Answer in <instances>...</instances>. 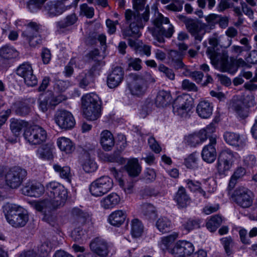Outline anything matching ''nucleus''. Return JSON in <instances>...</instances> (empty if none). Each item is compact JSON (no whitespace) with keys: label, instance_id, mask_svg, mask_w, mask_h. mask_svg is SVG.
Segmentation results:
<instances>
[{"label":"nucleus","instance_id":"nucleus-1","mask_svg":"<svg viewBox=\"0 0 257 257\" xmlns=\"http://www.w3.org/2000/svg\"><path fill=\"white\" fill-rule=\"evenodd\" d=\"M147 0H133L135 11L126 10L124 13L125 23L128 27L121 29L123 39L141 36L140 30L143 29L150 19V8L145 6Z\"/></svg>","mask_w":257,"mask_h":257},{"label":"nucleus","instance_id":"nucleus-2","mask_svg":"<svg viewBox=\"0 0 257 257\" xmlns=\"http://www.w3.org/2000/svg\"><path fill=\"white\" fill-rule=\"evenodd\" d=\"M46 192L48 198L36 202L34 204L35 209L43 212V218L46 220L47 212L63 206L67 198V189L57 182L51 181L46 185Z\"/></svg>","mask_w":257,"mask_h":257},{"label":"nucleus","instance_id":"nucleus-3","mask_svg":"<svg viewBox=\"0 0 257 257\" xmlns=\"http://www.w3.org/2000/svg\"><path fill=\"white\" fill-rule=\"evenodd\" d=\"M207 53L212 64L222 72L233 74L237 71L238 67L247 66V64L241 58L235 59L231 57L230 61H228V56L226 52L217 53L213 48H209Z\"/></svg>","mask_w":257,"mask_h":257},{"label":"nucleus","instance_id":"nucleus-4","mask_svg":"<svg viewBox=\"0 0 257 257\" xmlns=\"http://www.w3.org/2000/svg\"><path fill=\"white\" fill-rule=\"evenodd\" d=\"M152 23L154 27L148 28V30L158 42L164 43L165 40L163 37L170 38L172 36L174 32V27L170 24L168 18L159 14Z\"/></svg>","mask_w":257,"mask_h":257},{"label":"nucleus","instance_id":"nucleus-5","mask_svg":"<svg viewBox=\"0 0 257 257\" xmlns=\"http://www.w3.org/2000/svg\"><path fill=\"white\" fill-rule=\"evenodd\" d=\"M101 100L94 93L87 94L82 97V107L84 117L88 120L94 121L101 115Z\"/></svg>","mask_w":257,"mask_h":257},{"label":"nucleus","instance_id":"nucleus-6","mask_svg":"<svg viewBox=\"0 0 257 257\" xmlns=\"http://www.w3.org/2000/svg\"><path fill=\"white\" fill-rule=\"evenodd\" d=\"M254 104V97L250 92H245L239 97H234L230 102L229 108L240 118L248 117L249 107Z\"/></svg>","mask_w":257,"mask_h":257},{"label":"nucleus","instance_id":"nucleus-7","mask_svg":"<svg viewBox=\"0 0 257 257\" xmlns=\"http://www.w3.org/2000/svg\"><path fill=\"white\" fill-rule=\"evenodd\" d=\"M113 185L112 180L108 176H104L91 183L89 191L94 196H102L109 192L112 188Z\"/></svg>","mask_w":257,"mask_h":257},{"label":"nucleus","instance_id":"nucleus-8","mask_svg":"<svg viewBox=\"0 0 257 257\" xmlns=\"http://www.w3.org/2000/svg\"><path fill=\"white\" fill-rule=\"evenodd\" d=\"M47 133L41 126L37 125L26 128L24 133L25 139L30 144L40 145L47 139Z\"/></svg>","mask_w":257,"mask_h":257},{"label":"nucleus","instance_id":"nucleus-9","mask_svg":"<svg viewBox=\"0 0 257 257\" xmlns=\"http://www.w3.org/2000/svg\"><path fill=\"white\" fill-rule=\"evenodd\" d=\"M27 175V171L19 167L11 168L5 175L6 184L10 188L16 189L19 187Z\"/></svg>","mask_w":257,"mask_h":257},{"label":"nucleus","instance_id":"nucleus-10","mask_svg":"<svg viewBox=\"0 0 257 257\" xmlns=\"http://www.w3.org/2000/svg\"><path fill=\"white\" fill-rule=\"evenodd\" d=\"M66 99L64 95L55 96L51 91H47L40 94L38 101L39 108L42 112H46L49 108L55 107Z\"/></svg>","mask_w":257,"mask_h":257},{"label":"nucleus","instance_id":"nucleus-11","mask_svg":"<svg viewBox=\"0 0 257 257\" xmlns=\"http://www.w3.org/2000/svg\"><path fill=\"white\" fill-rule=\"evenodd\" d=\"M40 26L35 22H30L22 36L31 47H36L41 43L42 39L39 35Z\"/></svg>","mask_w":257,"mask_h":257},{"label":"nucleus","instance_id":"nucleus-12","mask_svg":"<svg viewBox=\"0 0 257 257\" xmlns=\"http://www.w3.org/2000/svg\"><path fill=\"white\" fill-rule=\"evenodd\" d=\"M234 201L240 207L247 208L251 206L253 196L250 190L244 187L236 188L233 194Z\"/></svg>","mask_w":257,"mask_h":257},{"label":"nucleus","instance_id":"nucleus-13","mask_svg":"<svg viewBox=\"0 0 257 257\" xmlns=\"http://www.w3.org/2000/svg\"><path fill=\"white\" fill-rule=\"evenodd\" d=\"M56 123L62 129L68 130L74 127L75 121L72 114L65 109H58L54 115Z\"/></svg>","mask_w":257,"mask_h":257},{"label":"nucleus","instance_id":"nucleus-14","mask_svg":"<svg viewBox=\"0 0 257 257\" xmlns=\"http://www.w3.org/2000/svg\"><path fill=\"white\" fill-rule=\"evenodd\" d=\"M235 154L230 150L222 151L218 158L217 168L220 174H223L230 169L235 160Z\"/></svg>","mask_w":257,"mask_h":257},{"label":"nucleus","instance_id":"nucleus-15","mask_svg":"<svg viewBox=\"0 0 257 257\" xmlns=\"http://www.w3.org/2000/svg\"><path fill=\"white\" fill-rule=\"evenodd\" d=\"M18 75L24 79L25 83L28 86L33 87L38 83V79L33 73V70L30 64L24 63L17 69Z\"/></svg>","mask_w":257,"mask_h":257},{"label":"nucleus","instance_id":"nucleus-16","mask_svg":"<svg viewBox=\"0 0 257 257\" xmlns=\"http://www.w3.org/2000/svg\"><path fill=\"white\" fill-rule=\"evenodd\" d=\"M192 108L190 101L185 96H178L173 104V111L175 115L186 117Z\"/></svg>","mask_w":257,"mask_h":257},{"label":"nucleus","instance_id":"nucleus-17","mask_svg":"<svg viewBox=\"0 0 257 257\" xmlns=\"http://www.w3.org/2000/svg\"><path fill=\"white\" fill-rule=\"evenodd\" d=\"M127 88L132 95L140 97L146 93L148 84L141 78L134 75L132 81L127 84Z\"/></svg>","mask_w":257,"mask_h":257},{"label":"nucleus","instance_id":"nucleus-18","mask_svg":"<svg viewBox=\"0 0 257 257\" xmlns=\"http://www.w3.org/2000/svg\"><path fill=\"white\" fill-rule=\"evenodd\" d=\"M89 245L91 250L100 256H107L111 249L110 245L100 237L94 238Z\"/></svg>","mask_w":257,"mask_h":257},{"label":"nucleus","instance_id":"nucleus-19","mask_svg":"<svg viewBox=\"0 0 257 257\" xmlns=\"http://www.w3.org/2000/svg\"><path fill=\"white\" fill-rule=\"evenodd\" d=\"M209 144L203 148L202 151V158L207 163H213L216 157V151L215 146L216 144V140L215 138H209Z\"/></svg>","mask_w":257,"mask_h":257},{"label":"nucleus","instance_id":"nucleus-20","mask_svg":"<svg viewBox=\"0 0 257 257\" xmlns=\"http://www.w3.org/2000/svg\"><path fill=\"white\" fill-rule=\"evenodd\" d=\"M124 72L120 67H115L108 75L107 84L110 88L117 87L123 79Z\"/></svg>","mask_w":257,"mask_h":257},{"label":"nucleus","instance_id":"nucleus-21","mask_svg":"<svg viewBox=\"0 0 257 257\" xmlns=\"http://www.w3.org/2000/svg\"><path fill=\"white\" fill-rule=\"evenodd\" d=\"M70 8L62 2L51 1L47 3L45 9L50 16H56L62 14Z\"/></svg>","mask_w":257,"mask_h":257},{"label":"nucleus","instance_id":"nucleus-22","mask_svg":"<svg viewBox=\"0 0 257 257\" xmlns=\"http://www.w3.org/2000/svg\"><path fill=\"white\" fill-rule=\"evenodd\" d=\"M223 138L226 143L238 149L243 148L246 145L245 140L241 138L238 134L226 132L223 135Z\"/></svg>","mask_w":257,"mask_h":257},{"label":"nucleus","instance_id":"nucleus-23","mask_svg":"<svg viewBox=\"0 0 257 257\" xmlns=\"http://www.w3.org/2000/svg\"><path fill=\"white\" fill-rule=\"evenodd\" d=\"M25 195L39 197L44 192V187L40 183H35L25 186L22 189Z\"/></svg>","mask_w":257,"mask_h":257},{"label":"nucleus","instance_id":"nucleus-24","mask_svg":"<svg viewBox=\"0 0 257 257\" xmlns=\"http://www.w3.org/2000/svg\"><path fill=\"white\" fill-rule=\"evenodd\" d=\"M100 143L104 150L108 151L112 149L114 145V140L110 131L104 130L101 133Z\"/></svg>","mask_w":257,"mask_h":257},{"label":"nucleus","instance_id":"nucleus-25","mask_svg":"<svg viewBox=\"0 0 257 257\" xmlns=\"http://www.w3.org/2000/svg\"><path fill=\"white\" fill-rule=\"evenodd\" d=\"M120 201L119 196L113 192L103 198L100 201V205L105 209H112L118 205Z\"/></svg>","mask_w":257,"mask_h":257},{"label":"nucleus","instance_id":"nucleus-26","mask_svg":"<svg viewBox=\"0 0 257 257\" xmlns=\"http://www.w3.org/2000/svg\"><path fill=\"white\" fill-rule=\"evenodd\" d=\"M25 210L22 207L14 204L6 203L3 206V211L7 220H9L21 214Z\"/></svg>","mask_w":257,"mask_h":257},{"label":"nucleus","instance_id":"nucleus-27","mask_svg":"<svg viewBox=\"0 0 257 257\" xmlns=\"http://www.w3.org/2000/svg\"><path fill=\"white\" fill-rule=\"evenodd\" d=\"M179 18L184 23L187 30L191 35H195L201 31V26L197 20L189 19L183 16H180Z\"/></svg>","mask_w":257,"mask_h":257},{"label":"nucleus","instance_id":"nucleus-28","mask_svg":"<svg viewBox=\"0 0 257 257\" xmlns=\"http://www.w3.org/2000/svg\"><path fill=\"white\" fill-rule=\"evenodd\" d=\"M126 217L124 211L117 210L112 212L108 217V221L113 226L118 227L123 223Z\"/></svg>","mask_w":257,"mask_h":257},{"label":"nucleus","instance_id":"nucleus-29","mask_svg":"<svg viewBox=\"0 0 257 257\" xmlns=\"http://www.w3.org/2000/svg\"><path fill=\"white\" fill-rule=\"evenodd\" d=\"M213 106L208 101H200L198 104L196 111L199 116L203 118L209 117L212 113Z\"/></svg>","mask_w":257,"mask_h":257},{"label":"nucleus","instance_id":"nucleus-30","mask_svg":"<svg viewBox=\"0 0 257 257\" xmlns=\"http://www.w3.org/2000/svg\"><path fill=\"white\" fill-rule=\"evenodd\" d=\"M205 140L204 131H199L198 133L189 135L185 138V143L191 147H195Z\"/></svg>","mask_w":257,"mask_h":257},{"label":"nucleus","instance_id":"nucleus-31","mask_svg":"<svg viewBox=\"0 0 257 257\" xmlns=\"http://www.w3.org/2000/svg\"><path fill=\"white\" fill-rule=\"evenodd\" d=\"M57 145L60 150L66 154H71L75 150V146L68 138L61 137L58 139Z\"/></svg>","mask_w":257,"mask_h":257},{"label":"nucleus","instance_id":"nucleus-32","mask_svg":"<svg viewBox=\"0 0 257 257\" xmlns=\"http://www.w3.org/2000/svg\"><path fill=\"white\" fill-rule=\"evenodd\" d=\"M172 101V96L169 91L161 90L159 91L156 98V104L158 107H164Z\"/></svg>","mask_w":257,"mask_h":257},{"label":"nucleus","instance_id":"nucleus-33","mask_svg":"<svg viewBox=\"0 0 257 257\" xmlns=\"http://www.w3.org/2000/svg\"><path fill=\"white\" fill-rule=\"evenodd\" d=\"M175 201L180 207H186L190 203V198L183 187H180L176 193Z\"/></svg>","mask_w":257,"mask_h":257},{"label":"nucleus","instance_id":"nucleus-34","mask_svg":"<svg viewBox=\"0 0 257 257\" xmlns=\"http://www.w3.org/2000/svg\"><path fill=\"white\" fill-rule=\"evenodd\" d=\"M125 169L129 176L133 177L138 176L141 171V167L137 159H132L128 161L125 165Z\"/></svg>","mask_w":257,"mask_h":257},{"label":"nucleus","instance_id":"nucleus-35","mask_svg":"<svg viewBox=\"0 0 257 257\" xmlns=\"http://www.w3.org/2000/svg\"><path fill=\"white\" fill-rule=\"evenodd\" d=\"M29 220V216L25 210L15 217L9 219L7 221L15 227H22L24 226Z\"/></svg>","mask_w":257,"mask_h":257},{"label":"nucleus","instance_id":"nucleus-36","mask_svg":"<svg viewBox=\"0 0 257 257\" xmlns=\"http://www.w3.org/2000/svg\"><path fill=\"white\" fill-rule=\"evenodd\" d=\"M38 157L42 160H51L53 158L52 148L48 145H44L38 148L36 151Z\"/></svg>","mask_w":257,"mask_h":257},{"label":"nucleus","instance_id":"nucleus-37","mask_svg":"<svg viewBox=\"0 0 257 257\" xmlns=\"http://www.w3.org/2000/svg\"><path fill=\"white\" fill-rule=\"evenodd\" d=\"M54 170L59 174L60 177L65 180L67 182H71L72 175L70 172V168L68 166L62 167L61 166L55 164L53 166Z\"/></svg>","mask_w":257,"mask_h":257},{"label":"nucleus","instance_id":"nucleus-38","mask_svg":"<svg viewBox=\"0 0 257 257\" xmlns=\"http://www.w3.org/2000/svg\"><path fill=\"white\" fill-rule=\"evenodd\" d=\"M28 123L22 120L12 119L10 124V128L15 136H18L21 134L22 129L26 127Z\"/></svg>","mask_w":257,"mask_h":257},{"label":"nucleus","instance_id":"nucleus-39","mask_svg":"<svg viewBox=\"0 0 257 257\" xmlns=\"http://www.w3.org/2000/svg\"><path fill=\"white\" fill-rule=\"evenodd\" d=\"M142 212L150 220H154L157 214L155 207L150 203H145L141 205Z\"/></svg>","mask_w":257,"mask_h":257},{"label":"nucleus","instance_id":"nucleus-40","mask_svg":"<svg viewBox=\"0 0 257 257\" xmlns=\"http://www.w3.org/2000/svg\"><path fill=\"white\" fill-rule=\"evenodd\" d=\"M156 225L158 229L163 233L169 232L172 227L171 221L166 217L160 218Z\"/></svg>","mask_w":257,"mask_h":257},{"label":"nucleus","instance_id":"nucleus-41","mask_svg":"<svg viewBox=\"0 0 257 257\" xmlns=\"http://www.w3.org/2000/svg\"><path fill=\"white\" fill-rule=\"evenodd\" d=\"M143 225L139 219H134L131 221V234L135 237H140L143 232Z\"/></svg>","mask_w":257,"mask_h":257},{"label":"nucleus","instance_id":"nucleus-42","mask_svg":"<svg viewBox=\"0 0 257 257\" xmlns=\"http://www.w3.org/2000/svg\"><path fill=\"white\" fill-rule=\"evenodd\" d=\"M222 219L219 215H215L211 217L206 223L207 228L211 232L215 231L222 223Z\"/></svg>","mask_w":257,"mask_h":257},{"label":"nucleus","instance_id":"nucleus-43","mask_svg":"<svg viewBox=\"0 0 257 257\" xmlns=\"http://www.w3.org/2000/svg\"><path fill=\"white\" fill-rule=\"evenodd\" d=\"M246 173L245 169L241 167H238L234 172V173L231 176L229 184L228 187L231 189H233L236 184L237 180L241 178Z\"/></svg>","mask_w":257,"mask_h":257},{"label":"nucleus","instance_id":"nucleus-44","mask_svg":"<svg viewBox=\"0 0 257 257\" xmlns=\"http://www.w3.org/2000/svg\"><path fill=\"white\" fill-rule=\"evenodd\" d=\"M18 55V52L12 47L5 46L0 49V57L2 59L8 60Z\"/></svg>","mask_w":257,"mask_h":257},{"label":"nucleus","instance_id":"nucleus-45","mask_svg":"<svg viewBox=\"0 0 257 257\" xmlns=\"http://www.w3.org/2000/svg\"><path fill=\"white\" fill-rule=\"evenodd\" d=\"M53 244L49 240H46L38 246V252L41 257H46L51 251Z\"/></svg>","mask_w":257,"mask_h":257},{"label":"nucleus","instance_id":"nucleus-46","mask_svg":"<svg viewBox=\"0 0 257 257\" xmlns=\"http://www.w3.org/2000/svg\"><path fill=\"white\" fill-rule=\"evenodd\" d=\"M178 236L177 232H174L172 234L162 238L160 243L161 247L163 250H166L168 248Z\"/></svg>","mask_w":257,"mask_h":257},{"label":"nucleus","instance_id":"nucleus-47","mask_svg":"<svg viewBox=\"0 0 257 257\" xmlns=\"http://www.w3.org/2000/svg\"><path fill=\"white\" fill-rule=\"evenodd\" d=\"M72 214L75 219L82 224H84L87 219L89 218L87 213L83 212L79 208H74L72 211Z\"/></svg>","mask_w":257,"mask_h":257},{"label":"nucleus","instance_id":"nucleus-48","mask_svg":"<svg viewBox=\"0 0 257 257\" xmlns=\"http://www.w3.org/2000/svg\"><path fill=\"white\" fill-rule=\"evenodd\" d=\"M220 241L223 246L225 252L228 255L232 253V247L233 246V240L231 236L223 237L220 239Z\"/></svg>","mask_w":257,"mask_h":257},{"label":"nucleus","instance_id":"nucleus-49","mask_svg":"<svg viewBox=\"0 0 257 257\" xmlns=\"http://www.w3.org/2000/svg\"><path fill=\"white\" fill-rule=\"evenodd\" d=\"M77 17L75 14H72L66 17L63 21L59 23L60 28H65L74 24L77 21Z\"/></svg>","mask_w":257,"mask_h":257},{"label":"nucleus","instance_id":"nucleus-50","mask_svg":"<svg viewBox=\"0 0 257 257\" xmlns=\"http://www.w3.org/2000/svg\"><path fill=\"white\" fill-rule=\"evenodd\" d=\"M197 160L196 153H193L185 160V165L188 168H196L197 167Z\"/></svg>","mask_w":257,"mask_h":257},{"label":"nucleus","instance_id":"nucleus-51","mask_svg":"<svg viewBox=\"0 0 257 257\" xmlns=\"http://www.w3.org/2000/svg\"><path fill=\"white\" fill-rule=\"evenodd\" d=\"M127 63L128 67L132 68L135 71H139L142 68V60L138 58L130 57L127 59Z\"/></svg>","mask_w":257,"mask_h":257},{"label":"nucleus","instance_id":"nucleus-52","mask_svg":"<svg viewBox=\"0 0 257 257\" xmlns=\"http://www.w3.org/2000/svg\"><path fill=\"white\" fill-rule=\"evenodd\" d=\"M80 14L85 16L88 18H91L94 16V9L86 4H83L80 6Z\"/></svg>","mask_w":257,"mask_h":257},{"label":"nucleus","instance_id":"nucleus-53","mask_svg":"<svg viewBox=\"0 0 257 257\" xmlns=\"http://www.w3.org/2000/svg\"><path fill=\"white\" fill-rule=\"evenodd\" d=\"M97 168L96 164L90 159H86L83 164V169L87 173L94 172L96 170Z\"/></svg>","mask_w":257,"mask_h":257},{"label":"nucleus","instance_id":"nucleus-54","mask_svg":"<svg viewBox=\"0 0 257 257\" xmlns=\"http://www.w3.org/2000/svg\"><path fill=\"white\" fill-rule=\"evenodd\" d=\"M159 70L163 73L165 76L171 80H174L175 78V74L173 70L166 66L164 64H161L158 67Z\"/></svg>","mask_w":257,"mask_h":257},{"label":"nucleus","instance_id":"nucleus-55","mask_svg":"<svg viewBox=\"0 0 257 257\" xmlns=\"http://www.w3.org/2000/svg\"><path fill=\"white\" fill-rule=\"evenodd\" d=\"M170 252L175 257H185L183 248L182 247L181 241H179L176 243L173 248L170 250Z\"/></svg>","mask_w":257,"mask_h":257},{"label":"nucleus","instance_id":"nucleus-56","mask_svg":"<svg viewBox=\"0 0 257 257\" xmlns=\"http://www.w3.org/2000/svg\"><path fill=\"white\" fill-rule=\"evenodd\" d=\"M181 245L185 257L190 255L194 252V246L191 242L183 240L181 241Z\"/></svg>","mask_w":257,"mask_h":257},{"label":"nucleus","instance_id":"nucleus-57","mask_svg":"<svg viewBox=\"0 0 257 257\" xmlns=\"http://www.w3.org/2000/svg\"><path fill=\"white\" fill-rule=\"evenodd\" d=\"M30 110V107L28 104L21 103L17 106L16 112L19 115H26L29 113Z\"/></svg>","mask_w":257,"mask_h":257},{"label":"nucleus","instance_id":"nucleus-58","mask_svg":"<svg viewBox=\"0 0 257 257\" xmlns=\"http://www.w3.org/2000/svg\"><path fill=\"white\" fill-rule=\"evenodd\" d=\"M84 231L80 227L75 228L71 232V237L76 242H80L82 240L83 236L84 235Z\"/></svg>","mask_w":257,"mask_h":257},{"label":"nucleus","instance_id":"nucleus-59","mask_svg":"<svg viewBox=\"0 0 257 257\" xmlns=\"http://www.w3.org/2000/svg\"><path fill=\"white\" fill-rule=\"evenodd\" d=\"M181 87L183 90L189 91L196 92L198 90L196 85L188 79L183 80Z\"/></svg>","mask_w":257,"mask_h":257},{"label":"nucleus","instance_id":"nucleus-60","mask_svg":"<svg viewBox=\"0 0 257 257\" xmlns=\"http://www.w3.org/2000/svg\"><path fill=\"white\" fill-rule=\"evenodd\" d=\"M183 226L184 228L189 231L196 228H199L200 220L190 219L183 224Z\"/></svg>","mask_w":257,"mask_h":257},{"label":"nucleus","instance_id":"nucleus-61","mask_svg":"<svg viewBox=\"0 0 257 257\" xmlns=\"http://www.w3.org/2000/svg\"><path fill=\"white\" fill-rule=\"evenodd\" d=\"M69 86V82L62 80H56L54 88L60 92L65 91Z\"/></svg>","mask_w":257,"mask_h":257},{"label":"nucleus","instance_id":"nucleus-62","mask_svg":"<svg viewBox=\"0 0 257 257\" xmlns=\"http://www.w3.org/2000/svg\"><path fill=\"white\" fill-rule=\"evenodd\" d=\"M136 53L141 55H146L147 56H150L151 55V47L149 45L139 44V46L137 48Z\"/></svg>","mask_w":257,"mask_h":257},{"label":"nucleus","instance_id":"nucleus-63","mask_svg":"<svg viewBox=\"0 0 257 257\" xmlns=\"http://www.w3.org/2000/svg\"><path fill=\"white\" fill-rule=\"evenodd\" d=\"M183 57V53L176 50H171L169 53L168 57L172 63L182 60Z\"/></svg>","mask_w":257,"mask_h":257},{"label":"nucleus","instance_id":"nucleus-64","mask_svg":"<svg viewBox=\"0 0 257 257\" xmlns=\"http://www.w3.org/2000/svg\"><path fill=\"white\" fill-rule=\"evenodd\" d=\"M205 189L209 193H213L216 190V183L212 178H208L204 181Z\"/></svg>","mask_w":257,"mask_h":257}]
</instances>
